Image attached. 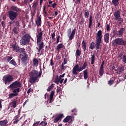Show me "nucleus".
<instances>
[{"label": "nucleus", "instance_id": "f257e3e1", "mask_svg": "<svg viewBox=\"0 0 126 126\" xmlns=\"http://www.w3.org/2000/svg\"><path fill=\"white\" fill-rule=\"evenodd\" d=\"M29 75L30 76V82L31 84H34L39 77H41V75H42V68H40V71L38 72V71L36 70H32L30 73Z\"/></svg>", "mask_w": 126, "mask_h": 126}, {"label": "nucleus", "instance_id": "f03ea898", "mask_svg": "<svg viewBox=\"0 0 126 126\" xmlns=\"http://www.w3.org/2000/svg\"><path fill=\"white\" fill-rule=\"evenodd\" d=\"M21 10L20 8L15 6H12L11 7V10L8 12V15L9 19L11 21H13L16 19V17L18 16V12H20Z\"/></svg>", "mask_w": 126, "mask_h": 126}, {"label": "nucleus", "instance_id": "7ed1b4c3", "mask_svg": "<svg viewBox=\"0 0 126 126\" xmlns=\"http://www.w3.org/2000/svg\"><path fill=\"white\" fill-rule=\"evenodd\" d=\"M33 40V38L29 33H25L21 38L20 44L21 46H26L30 43V40Z\"/></svg>", "mask_w": 126, "mask_h": 126}, {"label": "nucleus", "instance_id": "20e7f679", "mask_svg": "<svg viewBox=\"0 0 126 126\" xmlns=\"http://www.w3.org/2000/svg\"><path fill=\"white\" fill-rule=\"evenodd\" d=\"M102 31L99 30L96 33V35L95 36L96 43H95V50H99L100 49V45L102 43Z\"/></svg>", "mask_w": 126, "mask_h": 126}, {"label": "nucleus", "instance_id": "39448f33", "mask_svg": "<svg viewBox=\"0 0 126 126\" xmlns=\"http://www.w3.org/2000/svg\"><path fill=\"white\" fill-rule=\"evenodd\" d=\"M2 80L4 84L9 85L14 80V77L11 75H6L2 78Z\"/></svg>", "mask_w": 126, "mask_h": 126}, {"label": "nucleus", "instance_id": "423d86ee", "mask_svg": "<svg viewBox=\"0 0 126 126\" xmlns=\"http://www.w3.org/2000/svg\"><path fill=\"white\" fill-rule=\"evenodd\" d=\"M117 45L119 46H124V40L123 38H117L112 41V46L115 47Z\"/></svg>", "mask_w": 126, "mask_h": 126}, {"label": "nucleus", "instance_id": "0eeeda50", "mask_svg": "<svg viewBox=\"0 0 126 126\" xmlns=\"http://www.w3.org/2000/svg\"><path fill=\"white\" fill-rule=\"evenodd\" d=\"M83 69H84V68L82 66L79 67V65H78V64H76L73 68L72 71V74L74 75H77V74H78V73H77V71L80 72V71H82Z\"/></svg>", "mask_w": 126, "mask_h": 126}, {"label": "nucleus", "instance_id": "6e6552de", "mask_svg": "<svg viewBox=\"0 0 126 126\" xmlns=\"http://www.w3.org/2000/svg\"><path fill=\"white\" fill-rule=\"evenodd\" d=\"M68 37L70 41H71L72 40H73V38H74V36H75V32H76V29H74L71 32V29L70 28L68 30Z\"/></svg>", "mask_w": 126, "mask_h": 126}, {"label": "nucleus", "instance_id": "1a4fd4ad", "mask_svg": "<svg viewBox=\"0 0 126 126\" xmlns=\"http://www.w3.org/2000/svg\"><path fill=\"white\" fill-rule=\"evenodd\" d=\"M22 84L20 83L19 81H15L11 84L9 87L11 89H14V88H20L22 86Z\"/></svg>", "mask_w": 126, "mask_h": 126}, {"label": "nucleus", "instance_id": "9d476101", "mask_svg": "<svg viewBox=\"0 0 126 126\" xmlns=\"http://www.w3.org/2000/svg\"><path fill=\"white\" fill-rule=\"evenodd\" d=\"M37 33L36 41H42L43 40V32H42V29H38L37 30Z\"/></svg>", "mask_w": 126, "mask_h": 126}, {"label": "nucleus", "instance_id": "9b49d317", "mask_svg": "<svg viewBox=\"0 0 126 126\" xmlns=\"http://www.w3.org/2000/svg\"><path fill=\"white\" fill-rule=\"evenodd\" d=\"M36 44L38 47L36 48L37 52L38 53H40L41 52V50L44 48V42L42 41V40H37Z\"/></svg>", "mask_w": 126, "mask_h": 126}, {"label": "nucleus", "instance_id": "f8f14e48", "mask_svg": "<svg viewBox=\"0 0 126 126\" xmlns=\"http://www.w3.org/2000/svg\"><path fill=\"white\" fill-rule=\"evenodd\" d=\"M11 48L12 49V51L16 52L17 53H18V50H19V45L17 44L16 42H15V43L12 44Z\"/></svg>", "mask_w": 126, "mask_h": 126}, {"label": "nucleus", "instance_id": "ddd939ff", "mask_svg": "<svg viewBox=\"0 0 126 126\" xmlns=\"http://www.w3.org/2000/svg\"><path fill=\"white\" fill-rule=\"evenodd\" d=\"M104 62L103 61L100 65V67L99 71L98 72L100 76H103V75L104 74Z\"/></svg>", "mask_w": 126, "mask_h": 126}, {"label": "nucleus", "instance_id": "4468645a", "mask_svg": "<svg viewBox=\"0 0 126 126\" xmlns=\"http://www.w3.org/2000/svg\"><path fill=\"white\" fill-rule=\"evenodd\" d=\"M114 19L115 20H118L119 18H121V11H120V10H118L116 12H115L114 14Z\"/></svg>", "mask_w": 126, "mask_h": 126}, {"label": "nucleus", "instance_id": "2eb2a0df", "mask_svg": "<svg viewBox=\"0 0 126 126\" xmlns=\"http://www.w3.org/2000/svg\"><path fill=\"white\" fill-rule=\"evenodd\" d=\"M10 26V25H15L16 27H20V25L19 24V21L18 20H15L11 21L9 22Z\"/></svg>", "mask_w": 126, "mask_h": 126}, {"label": "nucleus", "instance_id": "dca6fc26", "mask_svg": "<svg viewBox=\"0 0 126 126\" xmlns=\"http://www.w3.org/2000/svg\"><path fill=\"white\" fill-rule=\"evenodd\" d=\"M63 114H61L56 118H55L54 120H53V123H54V124H56L58 123L59 121H62V119H63Z\"/></svg>", "mask_w": 126, "mask_h": 126}, {"label": "nucleus", "instance_id": "f3484780", "mask_svg": "<svg viewBox=\"0 0 126 126\" xmlns=\"http://www.w3.org/2000/svg\"><path fill=\"white\" fill-rule=\"evenodd\" d=\"M35 23L37 25V27H39L41 24H42V16L41 15L38 17L36 20Z\"/></svg>", "mask_w": 126, "mask_h": 126}, {"label": "nucleus", "instance_id": "a211bd4d", "mask_svg": "<svg viewBox=\"0 0 126 126\" xmlns=\"http://www.w3.org/2000/svg\"><path fill=\"white\" fill-rule=\"evenodd\" d=\"M18 53H20V56H27V53L25 52V49L24 48L19 47Z\"/></svg>", "mask_w": 126, "mask_h": 126}, {"label": "nucleus", "instance_id": "6ab92c4d", "mask_svg": "<svg viewBox=\"0 0 126 126\" xmlns=\"http://www.w3.org/2000/svg\"><path fill=\"white\" fill-rule=\"evenodd\" d=\"M125 30V28H121L118 32L117 37H122L124 35Z\"/></svg>", "mask_w": 126, "mask_h": 126}, {"label": "nucleus", "instance_id": "aec40b11", "mask_svg": "<svg viewBox=\"0 0 126 126\" xmlns=\"http://www.w3.org/2000/svg\"><path fill=\"white\" fill-rule=\"evenodd\" d=\"M110 39V34L109 32L106 33L104 35V41L106 44L109 43V40Z\"/></svg>", "mask_w": 126, "mask_h": 126}, {"label": "nucleus", "instance_id": "412c9836", "mask_svg": "<svg viewBox=\"0 0 126 126\" xmlns=\"http://www.w3.org/2000/svg\"><path fill=\"white\" fill-rule=\"evenodd\" d=\"M125 71V66H119L117 69V73L118 74H121L122 72Z\"/></svg>", "mask_w": 126, "mask_h": 126}, {"label": "nucleus", "instance_id": "4be33fe9", "mask_svg": "<svg viewBox=\"0 0 126 126\" xmlns=\"http://www.w3.org/2000/svg\"><path fill=\"white\" fill-rule=\"evenodd\" d=\"M82 49H83V52L84 53L85 51H86V48L87 47V43L84 41V40H83L82 41Z\"/></svg>", "mask_w": 126, "mask_h": 126}, {"label": "nucleus", "instance_id": "5701e85b", "mask_svg": "<svg viewBox=\"0 0 126 126\" xmlns=\"http://www.w3.org/2000/svg\"><path fill=\"white\" fill-rule=\"evenodd\" d=\"M18 118H19V116L18 115H17L14 117L13 124H18V122H19L20 120L22 119V117H21L19 119H18Z\"/></svg>", "mask_w": 126, "mask_h": 126}, {"label": "nucleus", "instance_id": "b1692460", "mask_svg": "<svg viewBox=\"0 0 126 126\" xmlns=\"http://www.w3.org/2000/svg\"><path fill=\"white\" fill-rule=\"evenodd\" d=\"M92 24H93V17L91 15L89 20V28L92 27Z\"/></svg>", "mask_w": 126, "mask_h": 126}, {"label": "nucleus", "instance_id": "393cba45", "mask_svg": "<svg viewBox=\"0 0 126 126\" xmlns=\"http://www.w3.org/2000/svg\"><path fill=\"white\" fill-rule=\"evenodd\" d=\"M10 105L11 107V108H16V106H17V101L14 100L10 103Z\"/></svg>", "mask_w": 126, "mask_h": 126}, {"label": "nucleus", "instance_id": "a878e982", "mask_svg": "<svg viewBox=\"0 0 126 126\" xmlns=\"http://www.w3.org/2000/svg\"><path fill=\"white\" fill-rule=\"evenodd\" d=\"M95 60H96L95 54L92 55L91 58V64H94V63H95Z\"/></svg>", "mask_w": 126, "mask_h": 126}, {"label": "nucleus", "instance_id": "bb28decb", "mask_svg": "<svg viewBox=\"0 0 126 126\" xmlns=\"http://www.w3.org/2000/svg\"><path fill=\"white\" fill-rule=\"evenodd\" d=\"M54 95H55V91H52L50 95L49 103H52L53 101V98H54Z\"/></svg>", "mask_w": 126, "mask_h": 126}, {"label": "nucleus", "instance_id": "cd10ccee", "mask_svg": "<svg viewBox=\"0 0 126 126\" xmlns=\"http://www.w3.org/2000/svg\"><path fill=\"white\" fill-rule=\"evenodd\" d=\"M38 6V2L34 1L32 5V9L34 11L37 10V7Z\"/></svg>", "mask_w": 126, "mask_h": 126}, {"label": "nucleus", "instance_id": "c85d7f7f", "mask_svg": "<svg viewBox=\"0 0 126 126\" xmlns=\"http://www.w3.org/2000/svg\"><path fill=\"white\" fill-rule=\"evenodd\" d=\"M32 62L34 66H38V64L39 63V61H38V59L36 58H34Z\"/></svg>", "mask_w": 126, "mask_h": 126}, {"label": "nucleus", "instance_id": "c756f323", "mask_svg": "<svg viewBox=\"0 0 126 126\" xmlns=\"http://www.w3.org/2000/svg\"><path fill=\"white\" fill-rule=\"evenodd\" d=\"M56 48L57 51H60L61 49H63V48H64V45H63V43H60L57 46Z\"/></svg>", "mask_w": 126, "mask_h": 126}, {"label": "nucleus", "instance_id": "7c9ffc66", "mask_svg": "<svg viewBox=\"0 0 126 126\" xmlns=\"http://www.w3.org/2000/svg\"><path fill=\"white\" fill-rule=\"evenodd\" d=\"M71 120V116H66L63 120V123H67L69 122Z\"/></svg>", "mask_w": 126, "mask_h": 126}, {"label": "nucleus", "instance_id": "2f4dec72", "mask_svg": "<svg viewBox=\"0 0 126 126\" xmlns=\"http://www.w3.org/2000/svg\"><path fill=\"white\" fill-rule=\"evenodd\" d=\"M60 79H61V78H60V77H59V75H57L55 76V78L54 80L55 83H56V84L59 85L60 83Z\"/></svg>", "mask_w": 126, "mask_h": 126}, {"label": "nucleus", "instance_id": "473e14b6", "mask_svg": "<svg viewBox=\"0 0 126 126\" xmlns=\"http://www.w3.org/2000/svg\"><path fill=\"white\" fill-rule=\"evenodd\" d=\"M22 57H23L21 59L22 62L23 63H26L27 62V55H22Z\"/></svg>", "mask_w": 126, "mask_h": 126}, {"label": "nucleus", "instance_id": "72a5a7b5", "mask_svg": "<svg viewBox=\"0 0 126 126\" xmlns=\"http://www.w3.org/2000/svg\"><path fill=\"white\" fill-rule=\"evenodd\" d=\"M7 120H5L3 121H0V126H5L6 125H7Z\"/></svg>", "mask_w": 126, "mask_h": 126}, {"label": "nucleus", "instance_id": "f704fd0d", "mask_svg": "<svg viewBox=\"0 0 126 126\" xmlns=\"http://www.w3.org/2000/svg\"><path fill=\"white\" fill-rule=\"evenodd\" d=\"M119 1H120L119 0H112V3L114 5V6H118L119 5V3H120Z\"/></svg>", "mask_w": 126, "mask_h": 126}, {"label": "nucleus", "instance_id": "c9c22d12", "mask_svg": "<svg viewBox=\"0 0 126 126\" xmlns=\"http://www.w3.org/2000/svg\"><path fill=\"white\" fill-rule=\"evenodd\" d=\"M14 34H18L19 32V27H15L13 30Z\"/></svg>", "mask_w": 126, "mask_h": 126}, {"label": "nucleus", "instance_id": "e433bc0d", "mask_svg": "<svg viewBox=\"0 0 126 126\" xmlns=\"http://www.w3.org/2000/svg\"><path fill=\"white\" fill-rule=\"evenodd\" d=\"M84 73V78L85 79L88 78V72H87V69L83 71Z\"/></svg>", "mask_w": 126, "mask_h": 126}, {"label": "nucleus", "instance_id": "4c0bfd02", "mask_svg": "<svg viewBox=\"0 0 126 126\" xmlns=\"http://www.w3.org/2000/svg\"><path fill=\"white\" fill-rule=\"evenodd\" d=\"M95 47H96L95 42L93 41L90 45V49H91V50H93L94 49H95Z\"/></svg>", "mask_w": 126, "mask_h": 126}, {"label": "nucleus", "instance_id": "58836bf2", "mask_svg": "<svg viewBox=\"0 0 126 126\" xmlns=\"http://www.w3.org/2000/svg\"><path fill=\"white\" fill-rule=\"evenodd\" d=\"M17 95H18V93H12V94H9V99H12V98H13V97H15V96H17Z\"/></svg>", "mask_w": 126, "mask_h": 126}, {"label": "nucleus", "instance_id": "ea45409f", "mask_svg": "<svg viewBox=\"0 0 126 126\" xmlns=\"http://www.w3.org/2000/svg\"><path fill=\"white\" fill-rule=\"evenodd\" d=\"M9 63H10L11 64H12L14 66H16V65H17V63L15 62V61H14V59L11 60L10 62H9Z\"/></svg>", "mask_w": 126, "mask_h": 126}, {"label": "nucleus", "instance_id": "a19ab883", "mask_svg": "<svg viewBox=\"0 0 126 126\" xmlns=\"http://www.w3.org/2000/svg\"><path fill=\"white\" fill-rule=\"evenodd\" d=\"M117 21L118 22V24L119 25H121L123 22H124V19L123 18H119L118 20Z\"/></svg>", "mask_w": 126, "mask_h": 126}, {"label": "nucleus", "instance_id": "79ce46f5", "mask_svg": "<svg viewBox=\"0 0 126 126\" xmlns=\"http://www.w3.org/2000/svg\"><path fill=\"white\" fill-rule=\"evenodd\" d=\"M81 55V51L79 49H77L76 51V57H79Z\"/></svg>", "mask_w": 126, "mask_h": 126}, {"label": "nucleus", "instance_id": "37998d69", "mask_svg": "<svg viewBox=\"0 0 126 126\" xmlns=\"http://www.w3.org/2000/svg\"><path fill=\"white\" fill-rule=\"evenodd\" d=\"M47 125H48V123H47V122H45V121H42L39 124V126H47Z\"/></svg>", "mask_w": 126, "mask_h": 126}, {"label": "nucleus", "instance_id": "c03bdc74", "mask_svg": "<svg viewBox=\"0 0 126 126\" xmlns=\"http://www.w3.org/2000/svg\"><path fill=\"white\" fill-rule=\"evenodd\" d=\"M89 13H90V12L87 11V10H86L85 12V18H88L89 17Z\"/></svg>", "mask_w": 126, "mask_h": 126}, {"label": "nucleus", "instance_id": "a18cd8bd", "mask_svg": "<svg viewBox=\"0 0 126 126\" xmlns=\"http://www.w3.org/2000/svg\"><path fill=\"white\" fill-rule=\"evenodd\" d=\"M54 88V84H52L51 86H50L47 90L48 92H50V91H51V90H52V88Z\"/></svg>", "mask_w": 126, "mask_h": 126}, {"label": "nucleus", "instance_id": "49530a36", "mask_svg": "<svg viewBox=\"0 0 126 126\" xmlns=\"http://www.w3.org/2000/svg\"><path fill=\"white\" fill-rule=\"evenodd\" d=\"M55 37H56V33H55V32L52 33L51 34V38L52 39V40L53 41H55L56 40V38H55Z\"/></svg>", "mask_w": 126, "mask_h": 126}, {"label": "nucleus", "instance_id": "de8ad7c7", "mask_svg": "<svg viewBox=\"0 0 126 126\" xmlns=\"http://www.w3.org/2000/svg\"><path fill=\"white\" fill-rule=\"evenodd\" d=\"M43 12L45 14L46 16L48 15V12L46 11V5L43 6Z\"/></svg>", "mask_w": 126, "mask_h": 126}, {"label": "nucleus", "instance_id": "09e8293b", "mask_svg": "<svg viewBox=\"0 0 126 126\" xmlns=\"http://www.w3.org/2000/svg\"><path fill=\"white\" fill-rule=\"evenodd\" d=\"M122 62H123V63H126V55H123V57H122Z\"/></svg>", "mask_w": 126, "mask_h": 126}, {"label": "nucleus", "instance_id": "8fccbe9b", "mask_svg": "<svg viewBox=\"0 0 126 126\" xmlns=\"http://www.w3.org/2000/svg\"><path fill=\"white\" fill-rule=\"evenodd\" d=\"M33 91H34V90L32 88H30L27 91V94H29L30 92H33Z\"/></svg>", "mask_w": 126, "mask_h": 126}, {"label": "nucleus", "instance_id": "3c124183", "mask_svg": "<svg viewBox=\"0 0 126 126\" xmlns=\"http://www.w3.org/2000/svg\"><path fill=\"white\" fill-rule=\"evenodd\" d=\"M86 66H87V62H85L82 67L84 69H85V68H86Z\"/></svg>", "mask_w": 126, "mask_h": 126}, {"label": "nucleus", "instance_id": "603ef678", "mask_svg": "<svg viewBox=\"0 0 126 126\" xmlns=\"http://www.w3.org/2000/svg\"><path fill=\"white\" fill-rule=\"evenodd\" d=\"M114 83V80H110L108 81V84L109 85H112Z\"/></svg>", "mask_w": 126, "mask_h": 126}, {"label": "nucleus", "instance_id": "864d4df0", "mask_svg": "<svg viewBox=\"0 0 126 126\" xmlns=\"http://www.w3.org/2000/svg\"><path fill=\"white\" fill-rule=\"evenodd\" d=\"M7 58V61L8 62H10L11 61V59H13V57L11 56H8Z\"/></svg>", "mask_w": 126, "mask_h": 126}, {"label": "nucleus", "instance_id": "5fc2aeb1", "mask_svg": "<svg viewBox=\"0 0 126 126\" xmlns=\"http://www.w3.org/2000/svg\"><path fill=\"white\" fill-rule=\"evenodd\" d=\"M60 38H61V36L58 35L57 38V41H56L57 44H59V43H60Z\"/></svg>", "mask_w": 126, "mask_h": 126}, {"label": "nucleus", "instance_id": "6e6d98bb", "mask_svg": "<svg viewBox=\"0 0 126 126\" xmlns=\"http://www.w3.org/2000/svg\"><path fill=\"white\" fill-rule=\"evenodd\" d=\"M51 6L53 7V8H56V6H57V3H56V2L53 3L52 4Z\"/></svg>", "mask_w": 126, "mask_h": 126}, {"label": "nucleus", "instance_id": "4d7b16f0", "mask_svg": "<svg viewBox=\"0 0 126 126\" xmlns=\"http://www.w3.org/2000/svg\"><path fill=\"white\" fill-rule=\"evenodd\" d=\"M54 60H53V59H51L50 60V65L53 66V65H54Z\"/></svg>", "mask_w": 126, "mask_h": 126}, {"label": "nucleus", "instance_id": "13d9d810", "mask_svg": "<svg viewBox=\"0 0 126 126\" xmlns=\"http://www.w3.org/2000/svg\"><path fill=\"white\" fill-rule=\"evenodd\" d=\"M106 30L107 31H110V25H109V24H107L106 25Z\"/></svg>", "mask_w": 126, "mask_h": 126}, {"label": "nucleus", "instance_id": "bf43d9fd", "mask_svg": "<svg viewBox=\"0 0 126 126\" xmlns=\"http://www.w3.org/2000/svg\"><path fill=\"white\" fill-rule=\"evenodd\" d=\"M1 25L3 28H5V23L3 21L1 22Z\"/></svg>", "mask_w": 126, "mask_h": 126}, {"label": "nucleus", "instance_id": "052dcab7", "mask_svg": "<svg viewBox=\"0 0 126 126\" xmlns=\"http://www.w3.org/2000/svg\"><path fill=\"white\" fill-rule=\"evenodd\" d=\"M113 32L114 36H116V35L117 34L118 31H117V30H113Z\"/></svg>", "mask_w": 126, "mask_h": 126}, {"label": "nucleus", "instance_id": "680f3d73", "mask_svg": "<svg viewBox=\"0 0 126 126\" xmlns=\"http://www.w3.org/2000/svg\"><path fill=\"white\" fill-rule=\"evenodd\" d=\"M64 79H61L59 80V83H61V84H63V82Z\"/></svg>", "mask_w": 126, "mask_h": 126}, {"label": "nucleus", "instance_id": "e2e57ef3", "mask_svg": "<svg viewBox=\"0 0 126 126\" xmlns=\"http://www.w3.org/2000/svg\"><path fill=\"white\" fill-rule=\"evenodd\" d=\"M64 75H65V73H63V74L62 75H61L59 77L60 78V79L63 78V77H64Z\"/></svg>", "mask_w": 126, "mask_h": 126}, {"label": "nucleus", "instance_id": "0e129e2a", "mask_svg": "<svg viewBox=\"0 0 126 126\" xmlns=\"http://www.w3.org/2000/svg\"><path fill=\"white\" fill-rule=\"evenodd\" d=\"M61 91H62V90L61 88H59V89H57L56 92H57V93H59L61 92Z\"/></svg>", "mask_w": 126, "mask_h": 126}, {"label": "nucleus", "instance_id": "69168bd1", "mask_svg": "<svg viewBox=\"0 0 126 126\" xmlns=\"http://www.w3.org/2000/svg\"><path fill=\"white\" fill-rule=\"evenodd\" d=\"M16 92H17V93H19V92H20V88L16 89Z\"/></svg>", "mask_w": 126, "mask_h": 126}, {"label": "nucleus", "instance_id": "338daca9", "mask_svg": "<svg viewBox=\"0 0 126 126\" xmlns=\"http://www.w3.org/2000/svg\"><path fill=\"white\" fill-rule=\"evenodd\" d=\"M123 56H123V54H122V53H120V54H119V58H121V59H122V58H123Z\"/></svg>", "mask_w": 126, "mask_h": 126}, {"label": "nucleus", "instance_id": "774afa93", "mask_svg": "<svg viewBox=\"0 0 126 126\" xmlns=\"http://www.w3.org/2000/svg\"><path fill=\"white\" fill-rule=\"evenodd\" d=\"M44 1V0H40V2H39V5H42V4H43V1Z\"/></svg>", "mask_w": 126, "mask_h": 126}]
</instances>
